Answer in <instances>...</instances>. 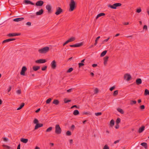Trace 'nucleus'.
I'll list each match as a JSON object with an SVG mask.
<instances>
[{
  "mask_svg": "<svg viewBox=\"0 0 149 149\" xmlns=\"http://www.w3.org/2000/svg\"><path fill=\"white\" fill-rule=\"evenodd\" d=\"M49 50L48 47H45L38 50V52L40 54H45L48 52Z\"/></svg>",
  "mask_w": 149,
  "mask_h": 149,
  "instance_id": "obj_1",
  "label": "nucleus"
},
{
  "mask_svg": "<svg viewBox=\"0 0 149 149\" xmlns=\"http://www.w3.org/2000/svg\"><path fill=\"white\" fill-rule=\"evenodd\" d=\"M63 12V10L58 7L56 9V15H59Z\"/></svg>",
  "mask_w": 149,
  "mask_h": 149,
  "instance_id": "obj_13",
  "label": "nucleus"
},
{
  "mask_svg": "<svg viewBox=\"0 0 149 149\" xmlns=\"http://www.w3.org/2000/svg\"><path fill=\"white\" fill-rule=\"evenodd\" d=\"M73 70V69L72 68H70L67 71V72L70 73Z\"/></svg>",
  "mask_w": 149,
  "mask_h": 149,
  "instance_id": "obj_39",
  "label": "nucleus"
},
{
  "mask_svg": "<svg viewBox=\"0 0 149 149\" xmlns=\"http://www.w3.org/2000/svg\"><path fill=\"white\" fill-rule=\"evenodd\" d=\"M145 127L144 126H142L138 130V132L139 133H141L144 130Z\"/></svg>",
  "mask_w": 149,
  "mask_h": 149,
  "instance_id": "obj_22",
  "label": "nucleus"
},
{
  "mask_svg": "<svg viewBox=\"0 0 149 149\" xmlns=\"http://www.w3.org/2000/svg\"><path fill=\"white\" fill-rule=\"evenodd\" d=\"M103 149H109V147L107 145H105L103 147Z\"/></svg>",
  "mask_w": 149,
  "mask_h": 149,
  "instance_id": "obj_45",
  "label": "nucleus"
},
{
  "mask_svg": "<svg viewBox=\"0 0 149 149\" xmlns=\"http://www.w3.org/2000/svg\"><path fill=\"white\" fill-rule=\"evenodd\" d=\"M115 127L116 128V129L118 128L119 127V125H118V124H117V125H116Z\"/></svg>",
  "mask_w": 149,
  "mask_h": 149,
  "instance_id": "obj_62",
  "label": "nucleus"
},
{
  "mask_svg": "<svg viewBox=\"0 0 149 149\" xmlns=\"http://www.w3.org/2000/svg\"><path fill=\"white\" fill-rule=\"evenodd\" d=\"M83 45L82 43H78L76 44L73 45H70V46L71 47H78L81 46Z\"/></svg>",
  "mask_w": 149,
  "mask_h": 149,
  "instance_id": "obj_12",
  "label": "nucleus"
},
{
  "mask_svg": "<svg viewBox=\"0 0 149 149\" xmlns=\"http://www.w3.org/2000/svg\"><path fill=\"white\" fill-rule=\"evenodd\" d=\"M20 141L24 143H26L28 141V139H27L22 138L20 139Z\"/></svg>",
  "mask_w": 149,
  "mask_h": 149,
  "instance_id": "obj_23",
  "label": "nucleus"
},
{
  "mask_svg": "<svg viewBox=\"0 0 149 149\" xmlns=\"http://www.w3.org/2000/svg\"><path fill=\"white\" fill-rule=\"evenodd\" d=\"M118 90H116L114 91L113 93V95L114 96H116L118 95Z\"/></svg>",
  "mask_w": 149,
  "mask_h": 149,
  "instance_id": "obj_41",
  "label": "nucleus"
},
{
  "mask_svg": "<svg viewBox=\"0 0 149 149\" xmlns=\"http://www.w3.org/2000/svg\"><path fill=\"white\" fill-rule=\"evenodd\" d=\"M79 112L78 110H74L73 112V114L74 116H77L79 115Z\"/></svg>",
  "mask_w": 149,
  "mask_h": 149,
  "instance_id": "obj_26",
  "label": "nucleus"
},
{
  "mask_svg": "<svg viewBox=\"0 0 149 149\" xmlns=\"http://www.w3.org/2000/svg\"><path fill=\"white\" fill-rule=\"evenodd\" d=\"M47 62V61L45 59H40L36 61L35 62L38 63H45Z\"/></svg>",
  "mask_w": 149,
  "mask_h": 149,
  "instance_id": "obj_6",
  "label": "nucleus"
},
{
  "mask_svg": "<svg viewBox=\"0 0 149 149\" xmlns=\"http://www.w3.org/2000/svg\"><path fill=\"white\" fill-rule=\"evenodd\" d=\"M122 4L120 3H116L113 4V5H109L108 7L111 8L115 9L117 7L120 6Z\"/></svg>",
  "mask_w": 149,
  "mask_h": 149,
  "instance_id": "obj_3",
  "label": "nucleus"
},
{
  "mask_svg": "<svg viewBox=\"0 0 149 149\" xmlns=\"http://www.w3.org/2000/svg\"><path fill=\"white\" fill-rule=\"evenodd\" d=\"M33 123L34 124H36L38 123V120L37 119L35 118L33 120Z\"/></svg>",
  "mask_w": 149,
  "mask_h": 149,
  "instance_id": "obj_37",
  "label": "nucleus"
},
{
  "mask_svg": "<svg viewBox=\"0 0 149 149\" xmlns=\"http://www.w3.org/2000/svg\"><path fill=\"white\" fill-rule=\"evenodd\" d=\"M16 93L18 94H20L21 93V91L20 89L16 91Z\"/></svg>",
  "mask_w": 149,
  "mask_h": 149,
  "instance_id": "obj_46",
  "label": "nucleus"
},
{
  "mask_svg": "<svg viewBox=\"0 0 149 149\" xmlns=\"http://www.w3.org/2000/svg\"><path fill=\"white\" fill-rule=\"evenodd\" d=\"M120 122V119L119 118H117L116 120V123L117 124H118Z\"/></svg>",
  "mask_w": 149,
  "mask_h": 149,
  "instance_id": "obj_40",
  "label": "nucleus"
},
{
  "mask_svg": "<svg viewBox=\"0 0 149 149\" xmlns=\"http://www.w3.org/2000/svg\"><path fill=\"white\" fill-rule=\"evenodd\" d=\"M95 115L96 116H100L102 115V113L101 112L96 113H95Z\"/></svg>",
  "mask_w": 149,
  "mask_h": 149,
  "instance_id": "obj_49",
  "label": "nucleus"
},
{
  "mask_svg": "<svg viewBox=\"0 0 149 149\" xmlns=\"http://www.w3.org/2000/svg\"><path fill=\"white\" fill-rule=\"evenodd\" d=\"M40 66H34L33 67V69L34 71H36L40 69Z\"/></svg>",
  "mask_w": 149,
  "mask_h": 149,
  "instance_id": "obj_20",
  "label": "nucleus"
},
{
  "mask_svg": "<svg viewBox=\"0 0 149 149\" xmlns=\"http://www.w3.org/2000/svg\"><path fill=\"white\" fill-rule=\"evenodd\" d=\"M75 39V38L74 37H71L69 40H68L69 42L73 41Z\"/></svg>",
  "mask_w": 149,
  "mask_h": 149,
  "instance_id": "obj_34",
  "label": "nucleus"
},
{
  "mask_svg": "<svg viewBox=\"0 0 149 149\" xmlns=\"http://www.w3.org/2000/svg\"><path fill=\"white\" fill-rule=\"evenodd\" d=\"M119 142V140H117L116 141H115L114 142V144H116V143H118Z\"/></svg>",
  "mask_w": 149,
  "mask_h": 149,
  "instance_id": "obj_61",
  "label": "nucleus"
},
{
  "mask_svg": "<svg viewBox=\"0 0 149 149\" xmlns=\"http://www.w3.org/2000/svg\"><path fill=\"white\" fill-rule=\"evenodd\" d=\"M105 15V13H101L99 14H98L97 16L96 17V19H98L100 17L102 16H104Z\"/></svg>",
  "mask_w": 149,
  "mask_h": 149,
  "instance_id": "obj_24",
  "label": "nucleus"
},
{
  "mask_svg": "<svg viewBox=\"0 0 149 149\" xmlns=\"http://www.w3.org/2000/svg\"><path fill=\"white\" fill-rule=\"evenodd\" d=\"M140 109H145V106L144 105H142L140 106Z\"/></svg>",
  "mask_w": 149,
  "mask_h": 149,
  "instance_id": "obj_52",
  "label": "nucleus"
},
{
  "mask_svg": "<svg viewBox=\"0 0 149 149\" xmlns=\"http://www.w3.org/2000/svg\"><path fill=\"white\" fill-rule=\"evenodd\" d=\"M141 11V8H139V9H137L136 11L138 13H140Z\"/></svg>",
  "mask_w": 149,
  "mask_h": 149,
  "instance_id": "obj_47",
  "label": "nucleus"
},
{
  "mask_svg": "<svg viewBox=\"0 0 149 149\" xmlns=\"http://www.w3.org/2000/svg\"><path fill=\"white\" fill-rule=\"evenodd\" d=\"M26 24L28 26H30L31 25V23L30 22H28L26 23Z\"/></svg>",
  "mask_w": 149,
  "mask_h": 149,
  "instance_id": "obj_57",
  "label": "nucleus"
},
{
  "mask_svg": "<svg viewBox=\"0 0 149 149\" xmlns=\"http://www.w3.org/2000/svg\"><path fill=\"white\" fill-rule=\"evenodd\" d=\"M11 89V86H9V88L8 89V92H9L10 91Z\"/></svg>",
  "mask_w": 149,
  "mask_h": 149,
  "instance_id": "obj_56",
  "label": "nucleus"
},
{
  "mask_svg": "<svg viewBox=\"0 0 149 149\" xmlns=\"http://www.w3.org/2000/svg\"><path fill=\"white\" fill-rule=\"evenodd\" d=\"M17 149H20V144L19 143L17 147Z\"/></svg>",
  "mask_w": 149,
  "mask_h": 149,
  "instance_id": "obj_59",
  "label": "nucleus"
},
{
  "mask_svg": "<svg viewBox=\"0 0 149 149\" xmlns=\"http://www.w3.org/2000/svg\"><path fill=\"white\" fill-rule=\"evenodd\" d=\"M84 65V64L82 63H79V68H80L82 66H83Z\"/></svg>",
  "mask_w": 149,
  "mask_h": 149,
  "instance_id": "obj_51",
  "label": "nucleus"
},
{
  "mask_svg": "<svg viewBox=\"0 0 149 149\" xmlns=\"http://www.w3.org/2000/svg\"><path fill=\"white\" fill-rule=\"evenodd\" d=\"M141 145L144 146L146 149L147 148V144L146 143L143 142L141 143Z\"/></svg>",
  "mask_w": 149,
  "mask_h": 149,
  "instance_id": "obj_27",
  "label": "nucleus"
},
{
  "mask_svg": "<svg viewBox=\"0 0 149 149\" xmlns=\"http://www.w3.org/2000/svg\"><path fill=\"white\" fill-rule=\"evenodd\" d=\"M72 88H71V89H69L68 90H67V92L68 93H69V92H71V91H72Z\"/></svg>",
  "mask_w": 149,
  "mask_h": 149,
  "instance_id": "obj_60",
  "label": "nucleus"
},
{
  "mask_svg": "<svg viewBox=\"0 0 149 149\" xmlns=\"http://www.w3.org/2000/svg\"><path fill=\"white\" fill-rule=\"evenodd\" d=\"M52 127H50L48 128L46 131V132H49L51 131L52 129Z\"/></svg>",
  "mask_w": 149,
  "mask_h": 149,
  "instance_id": "obj_35",
  "label": "nucleus"
},
{
  "mask_svg": "<svg viewBox=\"0 0 149 149\" xmlns=\"http://www.w3.org/2000/svg\"><path fill=\"white\" fill-rule=\"evenodd\" d=\"M136 83L137 85H139L142 83V81L141 79L138 78L136 81Z\"/></svg>",
  "mask_w": 149,
  "mask_h": 149,
  "instance_id": "obj_18",
  "label": "nucleus"
},
{
  "mask_svg": "<svg viewBox=\"0 0 149 149\" xmlns=\"http://www.w3.org/2000/svg\"><path fill=\"white\" fill-rule=\"evenodd\" d=\"M44 12V10L42 9L39 10V11L37 12L36 13V14L37 15H42Z\"/></svg>",
  "mask_w": 149,
  "mask_h": 149,
  "instance_id": "obj_17",
  "label": "nucleus"
},
{
  "mask_svg": "<svg viewBox=\"0 0 149 149\" xmlns=\"http://www.w3.org/2000/svg\"><path fill=\"white\" fill-rule=\"evenodd\" d=\"M51 100L52 99L51 98H48L46 101V103L47 104L49 103L50 102H51Z\"/></svg>",
  "mask_w": 149,
  "mask_h": 149,
  "instance_id": "obj_36",
  "label": "nucleus"
},
{
  "mask_svg": "<svg viewBox=\"0 0 149 149\" xmlns=\"http://www.w3.org/2000/svg\"><path fill=\"white\" fill-rule=\"evenodd\" d=\"M43 124L42 123H38L36 124L35 128H34V130H36L39 127H41L43 126Z\"/></svg>",
  "mask_w": 149,
  "mask_h": 149,
  "instance_id": "obj_16",
  "label": "nucleus"
},
{
  "mask_svg": "<svg viewBox=\"0 0 149 149\" xmlns=\"http://www.w3.org/2000/svg\"><path fill=\"white\" fill-rule=\"evenodd\" d=\"M115 86H113L111 87L109 89L110 91H112L113 89H115Z\"/></svg>",
  "mask_w": 149,
  "mask_h": 149,
  "instance_id": "obj_50",
  "label": "nucleus"
},
{
  "mask_svg": "<svg viewBox=\"0 0 149 149\" xmlns=\"http://www.w3.org/2000/svg\"><path fill=\"white\" fill-rule=\"evenodd\" d=\"M15 40V38H9L8 39H7L4 40L3 42L2 43H4L6 42H9L13 41Z\"/></svg>",
  "mask_w": 149,
  "mask_h": 149,
  "instance_id": "obj_15",
  "label": "nucleus"
},
{
  "mask_svg": "<svg viewBox=\"0 0 149 149\" xmlns=\"http://www.w3.org/2000/svg\"><path fill=\"white\" fill-rule=\"evenodd\" d=\"M51 67L53 69H55L56 68V62L55 60L53 61L51 63Z\"/></svg>",
  "mask_w": 149,
  "mask_h": 149,
  "instance_id": "obj_14",
  "label": "nucleus"
},
{
  "mask_svg": "<svg viewBox=\"0 0 149 149\" xmlns=\"http://www.w3.org/2000/svg\"><path fill=\"white\" fill-rule=\"evenodd\" d=\"M24 18L23 17H20V18H16L14 19H13V21L15 22H19L20 21H22L24 19Z\"/></svg>",
  "mask_w": 149,
  "mask_h": 149,
  "instance_id": "obj_19",
  "label": "nucleus"
},
{
  "mask_svg": "<svg viewBox=\"0 0 149 149\" xmlns=\"http://www.w3.org/2000/svg\"><path fill=\"white\" fill-rule=\"evenodd\" d=\"M40 110V108H39L38 109H37L36 111H35V112L36 113H38V112H39Z\"/></svg>",
  "mask_w": 149,
  "mask_h": 149,
  "instance_id": "obj_63",
  "label": "nucleus"
},
{
  "mask_svg": "<svg viewBox=\"0 0 149 149\" xmlns=\"http://www.w3.org/2000/svg\"><path fill=\"white\" fill-rule=\"evenodd\" d=\"M109 58V57L108 56H106L104 57V64L105 65H106L107 64V62L108 60V59Z\"/></svg>",
  "mask_w": 149,
  "mask_h": 149,
  "instance_id": "obj_21",
  "label": "nucleus"
},
{
  "mask_svg": "<svg viewBox=\"0 0 149 149\" xmlns=\"http://www.w3.org/2000/svg\"><path fill=\"white\" fill-rule=\"evenodd\" d=\"M147 12L148 15L149 16V8L147 9Z\"/></svg>",
  "mask_w": 149,
  "mask_h": 149,
  "instance_id": "obj_64",
  "label": "nucleus"
},
{
  "mask_svg": "<svg viewBox=\"0 0 149 149\" xmlns=\"http://www.w3.org/2000/svg\"><path fill=\"white\" fill-rule=\"evenodd\" d=\"M44 2L41 0L38 1L36 3V5L37 6H41L44 4Z\"/></svg>",
  "mask_w": 149,
  "mask_h": 149,
  "instance_id": "obj_7",
  "label": "nucleus"
},
{
  "mask_svg": "<svg viewBox=\"0 0 149 149\" xmlns=\"http://www.w3.org/2000/svg\"><path fill=\"white\" fill-rule=\"evenodd\" d=\"M98 92V90L97 88H96L94 90V93H97Z\"/></svg>",
  "mask_w": 149,
  "mask_h": 149,
  "instance_id": "obj_53",
  "label": "nucleus"
},
{
  "mask_svg": "<svg viewBox=\"0 0 149 149\" xmlns=\"http://www.w3.org/2000/svg\"><path fill=\"white\" fill-rule=\"evenodd\" d=\"M109 38H109V37L107 39L103 40L102 42V43H104V42H106L109 40Z\"/></svg>",
  "mask_w": 149,
  "mask_h": 149,
  "instance_id": "obj_48",
  "label": "nucleus"
},
{
  "mask_svg": "<svg viewBox=\"0 0 149 149\" xmlns=\"http://www.w3.org/2000/svg\"><path fill=\"white\" fill-rule=\"evenodd\" d=\"M69 42L68 41V40H67L64 43V44L63 45V46H64L65 45H66Z\"/></svg>",
  "mask_w": 149,
  "mask_h": 149,
  "instance_id": "obj_54",
  "label": "nucleus"
},
{
  "mask_svg": "<svg viewBox=\"0 0 149 149\" xmlns=\"http://www.w3.org/2000/svg\"><path fill=\"white\" fill-rule=\"evenodd\" d=\"M107 52V51L106 50H104L103 51L101 54L100 55V56L101 57L104 56L106 54Z\"/></svg>",
  "mask_w": 149,
  "mask_h": 149,
  "instance_id": "obj_29",
  "label": "nucleus"
},
{
  "mask_svg": "<svg viewBox=\"0 0 149 149\" xmlns=\"http://www.w3.org/2000/svg\"><path fill=\"white\" fill-rule=\"evenodd\" d=\"M46 9L48 10V13H52V11L51 10L52 7L50 5H46Z\"/></svg>",
  "mask_w": 149,
  "mask_h": 149,
  "instance_id": "obj_11",
  "label": "nucleus"
},
{
  "mask_svg": "<svg viewBox=\"0 0 149 149\" xmlns=\"http://www.w3.org/2000/svg\"><path fill=\"white\" fill-rule=\"evenodd\" d=\"M66 134L68 136H70L71 135V133L70 131H68L66 132Z\"/></svg>",
  "mask_w": 149,
  "mask_h": 149,
  "instance_id": "obj_43",
  "label": "nucleus"
},
{
  "mask_svg": "<svg viewBox=\"0 0 149 149\" xmlns=\"http://www.w3.org/2000/svg\"><path fill=\"white\" fill-rule=\"evenodd\" d=\"M21 35V33H10L8 35V36L9 37H13L16 36H20Z\"/></svg>",
  "mask_w": 149,
  "mask_h": 149,
  "instance_id": "obj_9",
  "label": "nucleus"
},
{
  "mask_svg": "<svg viewBox=\"0 0 149 149\" xmlns=\"http://www.w3.org/2000/svg\"><path fill=\"white\" fill-rule=\"evenodd\" d=\"M114 125V121L113 120H111L110 123V125L111 127H112Z\"/></svg>",
  "mask_w": 149,
  "mask_h": 149,
  "instance_id": "obj_25",
  "label": "nucleus"
},
{
  "mask_svg": "<svg viewBox=\"0 0 149 149\" xmlns=\"http://www.w3.org/2000/svg\"><path fill=\"white\" fill-rule=\"evenodd\" d=\"M100 38V36H99L97 37L95 41V43H94V45H96L97 43V41Z\"/></svg>",
  "mask_w": 149,
  "mask_h": 149,
  "instance_id": "obj_31",
  "label": "nucleus"
},
{
  "mask_svg": "<svg viewBox=\"0 0 149 149\" xmlns=\"http://www.w3.org/2000/svg\"><path fill=\"white\" fill-rule=\"evenodd\" d=\"M70 8L69 9L70 11H73L75 7V2L74 0H71L69 4Z\"/></svg>",
  "mask_w": 149,
  "mask_h": 149,
  "instance_id": "obj_2",
  "label": "nucleus"
},
{
  "mask_svg": "<svg viewBox=\"0 0 149 149\" xmlns=\"http://www.w3.org/2000/svg\"><path fill=\"white\" fill-rule=\"evenodd\" d=\"M71 101V100H68L66 98H65L64 100V102L65 103H67L69 102H70Z\"/></svg>",
  "mask_w": 149,
  "mask_h": 149,
  "instance_id": "obj_42",
  "label": "nucleus"
},
{
  "mask_svg": "<svg viewBox=\"0 0 149 149\" xmlns=\"http://www.w3.org/2000/svg\"><path fill=\"white\" fill-rule=\"evenodd\" d=\"M143 29H145L146 30H147V26L146 25H144L143 27Z\"/></svg>",
  "mask_w": 149,
  "mask_h": 149,
  "instance_id": "obj_58",
  "label": "nucleus"
},
{
  "mask_svg": "<svg viewBox=\"0 0 149 149\" xmlns=\"http://www.w3.org/2000/svg\"><path fill=\"white\" fill-rule=\"evenodd\" d=\"M2 146L5 148H6L7 149H10V147L7 145H3Z\"/></svg>",
  "mask_w": 149,
  "mask_h": 149,
  "instance_id": "obj_38",
  "label": "nucleus"
},
{
  "mask_svg": "<svg viewBox=\"0 0 149 149\" xmlns=\"http://www.w3.org/2000/svg\"><path fill=\"white\" fill-rule=\"evenodd\" d=\"M47 68V66H45L44 67L42 68L41 70L42 71H45L46 70Z\"/></svg>",
  "mask_w": 149,
  "mask_h": 149,
  "instance_id": "obj_44",
  "label": "nucleus"
},
{
  "mask_svg": "<svg viewBox=\"0 0 149 149\" xmlns=\"http://www.w3.org/2000/svg\"><path fill=\"white\" fill-rule=\"evenodd\" d=\"M3 141H7L8 140V139L7 138L3 137Z\"/></svg>",
  "mask_w": 149,
  "mask_h": 149,
  "instance_id": "obj_55",
  "label": "nucleus"
},
{
  "mask_svg": "<svg viewBox=\"0 0 149 149\" xmlns=\"http://www.w3.org/2000/svg\"><path fill=\"white\" fill-rule=\"evenodd\" d=\"M24 103H21V105L19 107L17 108V110H19L22 109L24 106Z\"/></svg>",
  "mask_w": 149,
  "mask_h": 149,
  "instance_id": "obj_28",
  "label": "nucleus"
},
{
  "mask_svg": "<svg viewBox=\"0 0 149 149\" xmlns=\"http://www.w3.org/2000/svg\"><path fill=\"white\" fill-rule=\"evenodd\" d=\"M144 95H149V91H148L147 89H146L145 90L144 92Z\"/></svg>",
  "mask_w": 149,
  "mask_h": 149,
  "instance_id": "obj_32",
  "label": "nucleus"
},
{
  "mask_svg": "<svg viewBox=\"0 0 149 149\" xmlns=\"http://www.w3.org/2000/svg\"><path fill=\"white\" fill-rule=\"evenodd\" d=\"M136 103V101L135 100H131L130 101V104L131 105H133L134 104H135Z\"/></svg>",
  "mask_w": 149,
  "mask_h": 149,
  "instance_id": "obj_33",
  "label": "nucleus"
},
{
  "mask_svg": "<svg viewBox=\"0 0 149 149\" xmlns=\"http://www.w3.org/2000/svg\"><path fill=\"white\" fill-rule=\"evenodd\" d=\"M61 130L58 125H56V134H59L61 133Z\"/></svg>",
  "mask_w": 149,
  "mask_h": 149,
  "instance_id": "obj_8",
  "label": "nucleus"
},
{
  "mask_svg": "<svg viewBox=\"0 0 149 149\" xmlns=\"http://www.w3.org/2000/svg\"><path fill=\"white\" fill-rule=\"evenodd\" d=\"M124 79L128 81L131 78V76L129 74L126 73L124 75Z\"/></svg>",
  "mask_w": 149,
  "mask_h": 149,
  "instance_id": "obj_4",
  "label": "nucleus"
},
{
  "mask_svg": "<svg viewBox=\"0 0 149 149\" xmlns=\"http://www.w3.org/2000/svg\"><path fill=\"white\" fill-rule=\"evenodd\" d=\"M117 110L121 114H123L124 113V111L123 110L120 108H118L117 109Z\"/></svg>",
  "mask_w": 149,
  "mask_h": 149,
  "instance_id": "obj_30",
  "label": "nucleus"
},
{
  "mask_svg": "<svg viewBox=\"0 0 149 149\" xmlns=\"http://www.w3.org/2000/svg\"><path fill=\"white\" fill-rule=\"evenodd\" d=\"M23 3H25L26 4H31V5H34V3L30 0H24L23 1Z\"/></svg>",
  "mask_w": 149,
  "mask_h": 149,
  "instance_id": "obj_10",
  "label": "nucleus"
},
{
  "mask_svg": "<svg viewBox=\"0 0 149 149\" xmlns=\"http://www.w3.org/2000/svg\"><path fill=\"white\" fill-rule=\"evenodd\" d=\"M27 68L26 66H23L22 69L21 71L20 72V74L22 75H25V72L27 70Z\"/></svg>",
  "mask_w": 149,
  "mask_h": 149,
  "instance_id": "obj_5",
  "label": "nucleus"
}]
</instances>
